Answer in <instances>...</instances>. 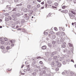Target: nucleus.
<instances>
[{
    "mask_svg": "<svg viewBox=\"0 0 76 76\" xmlns=\"http://www.w3.org/2000/svg\"><path fill=\"white\" fill-rule=\"evenodd\" d=\"M28 11V9L26 8H24L23 10V12L24 13H26Z\"/></svg>",
    "mask_w": 76,
    "mask_h": 76,
    "instance_id": "22",
    "label": "nucleus"
},
{
    "mask_svg": "<svg viewBox=\"0 0 76 76\" xmlns=\"http://www.w3.org/2000/svg\"><path fill=\"white\" fill-rule=\"evenodd\" d=\"M12 26L13 28H16V26H15V24H12Z\"/></svg>",
    "mask_w": 76,
    "mask_h": 76,
    "instance_id": "49",
    "label": "nucleus"
},
{
    "mask_svg": "<svg viewBox=\"0 0 76 76\" xmlns=\"http://www.w3.org/2000/svg\"><path fill=\"white\" fill-rule=\"evenodd\" d=\"M51 15V13H50L47 16V17H48V18H49V17H50Z\"/></svg>",
    "mask_w": 76,
    "mask_h": 76,
    "instance_id": "45",
    "label": "nucleus"
},
{
    "mask_svg": "<svg viewBox=\"0 0 76 76\" xmlns=\"http://www.w3.org/2000/svg\"><path fill=\"white\" fill-rule=\"evenodd\" d=\"M17 24L18 26H16V28H18L19 27H21V26L22 25L20 23V21H17Z\"/></svg>",
    "mask_w": 76,
    "mask_h": 76,
    "instance_id": "3",
    "label": "nucleus"
},
{
    "mask_svg": "<svg viewBox=\"0 0 76 76\" xmlns=\"http://www.w3.org/2000/svg\"><path fill=\"white\" fill-rule=\"evenodd\" d=\"M3 40V39H2V38H0V42H1V41H2Z\"/></svg>",
    "mask_w": 76,
    "mask_h": 76,
    "instance_id": "62",
    "label": "nucleus"
},
{
    "mask_svg": "<svg viewBox=\"0 0 76 76\" xmlns=\"http://www.w3.org/2000/svg\"><path fill=\"white\" fill-rule=\"evenodd\" d=\"M46 73V71L45 70H44L42 71L41 72L39 73V76H42L44 75Z\"/></svg>",
    "mask_w": 76,
    "mask_h": 76,
    "instance_id": "6",
    "label": "nucleus"
},
{
    "mask_svg": "<svg viewBox=\"0 0 76 76\" xmlns=\"http://www.w3.org/2000/svg\"><path fill=\"white\" fill-rule=\"evenodd\" d=\"M30 66V65H28L27 66V69H29V73H30L31 72V68H30V67H29Z\"/></svg>",
    "mask_w": 76,
    "mask_h": 76,
    "instance_id": "16",
    "label": "nucleus"
},
{
    "mask_svg": "<svg viewBox=\"0 0 76 76\" xmlns=\"http://www.w3.org/2000/svg\"><path fill=\"white\" fill-rule=\"evenodd\" d=\"M1 48L2 50H4V49H5V47L4 46H2L1 47Z\"/></svg>",
    "mask_w": 76,
    "mask_h": 76,
    "instance_id": "34",
    "label": "nucleus"
},
{
    "mask_svg": "<svg viewBox=\"0 0 76 76\" xmlns=\"http://www.w3.org/2000/svg\"><path fill=\"white\" fill-rule=\"evenodd\" d=\"M68 72V71H67V70H64V72L62 73V75H66V76H68V73H67Z\"/></svg>",
    "mask_w": 76,
    "mask_h": 76,
    "instance_id": "5",
    "label": "nucleus"
},
{
    "mask_svg": "<svg viewBox=\"0 0 76 76\" xmlns=\"http://www.w3.org/2000/svg\"><path fill=\"white\" fill-rule=\"evenodd\" d=\"M0 42L1 44H2L3 45V44H4V43H5V42H4V41L3 40H2L1 41V42Z\"/></svg>",
    "mask_w": 76,
    "mask_h": 76,
    "instance_id": "27",
    "label": "nucleus"
},
{
    "mask_svg": "<svg viewBox=\"0 0 76 76\" xmlns=\"http://www.w3.org/2000/svg\"><path fill=\"white\" fill-rule=\"evenodd\" d=\"M44 35H48V32H45L44 33Z\"/></svg>",
    "mask_w": 76,
    "mask_h": 76,
    "instance_id": "51",
    "label": "nucleus"
},
{
    "mask_svg": "<svg viewBox=\"0 0 76 76\" xmlns=\"http://www.w3.org/2000/svg\"><path fill=\"white\" fill-rule=\"evenodd\" d=\"M10 48H10V47L9 46H7V47H6V50H9Z\"/></svg>",
    "mask_w": 76,
    "mask_h": 76,
    "instance_id": "26",
    "label": "nucleus"
},
{
    "mask_svg": "<svg viewBox=\"0 0 76 76\" xmlns=\"http://www.w3.org/2000/svg\"><path fill=\"white\" fill-rule=\"evenodd\" d=\"M42 69L44 70H46L47 72H48V69L47 67L44 66Z\"/></svg>",
    "mask_w": 76,
    "mask_h": 76,
    "instance_id": "19",
    "label": "nucleus"
},
{
    "mask_svg": "<svg viewBox=\"0 0 76 76\" xmlns=\"http://www.w3.org/2000/svg\"><path fill=\"white\" fill-rule=\"evenodd\" d=\"M61 36H64V35H65V34L63 32H61Z\"/></svg>",
    "mask_w": 76,
    "mask_h": 76,
    "instance_id": "35",
    "label": "nucleus"
},
{
    "mask_svg": "<svg viewBox=\"0 0 76 76\" xmlns=\"http://www.w3.org/2000/svg\"><path fill=\"white\" fill-rule=\"evenodd\" d=\"M52 59L53 58H50L48 59V61H51L52 60Z\"/></svg>",
    "mask_w": 76,
    "mask_h": 76,
    "instance_id": "41",
    "label": "nucleus"
},
{
    "mask_svg": "<svg viewBox=\"0 0 76 76\" xmlns=\"http://www.w3.org/2000/svg\"><path fill=\"white\" fill-rule=\"evenodd\" d=\"M63 45H66V42H64V43H62Z\"/></svg>",
    "mask_w": 76,
    "mask_h": 76,
    "instance_id": "63",
    "label": "nucleus"
},
{
    "mask_svg": "<svg viewBox=\"0 0 76 76\" xmlns=\"http://www.w3.org/2000/svg\"><path fill=\"white\" fill-rule=\"evenodd\" d=\"M57 46V44H55L54 45H53V47H54V48H56Z\"/></svg>",
    "mask_w": 76,
    "mask_h": 76,
    "instance_id": "31",
    "label": "nucleus"
},
{
    "mask_svg": "<svg viewBox=\"0 0 76 76\" xmlns=\"http://www.w3.org/2000/svg\"><path fill=\"white\" fill-rule=\"evenodd\" d=\"M60 59H61L60 60V61H62V60H63L64 59V58L63 57L61 58Z\"/></svg>",
    "mask_w": 76,
    "mask_h": 76,
    "instance_id": "55",
    "label": "nucleus"
},
{
    "mask_svg": "<svg viewBox=\"0 0 76 76\" xmlns=\"http://www.w3.org/2000/svg\"><path fill=\"white\" fill-rule=\"evenodd\" d=\"M23 30V31H25L26 32V30L25 29H22V28H19L17 29V31H22Z\"/></svg>",
    "mask_w": 76,
    "mask_h": 76,
    "instance_id": "15",
    "label": "nucleus"
},
{
    "mask_svg": "<svg viewBox=\"0 0 76 76\" xmlns=\"http://www.w3.org/2000/svg\"><path fill=\"white\" fill-rule=\"evenodd\" d=\"M51 65L52 67H53L52 68V69L55 70L56 71H58L59 70V68L58 67V66H57V65L54 62L52 63L51 64Z\"/></svg>",
    "mask_w": 76,
    "mask_h": 76,
    "instance_id": "1",
    "label": "nucleus"
},
{
    "mask_svg": "<svg viewBox=\"0 0 76 76\" xmlns=\"http://www.w3.org/2000/svg\"><path fill=\"white\" fill-rule=\"evenodd\" d=\"M57 66L58 67H60L61 66V64L60 63H58L57 64Z\"/></svg>",
    "mask_w": 76,
    "mask_h": 76,
    "instance_id": "20",
    "label": "nucleus"
},
{
    "mask_svg": "<svg viewBox=\"0 0 76 76\" xmlns=\"http://www.w3.org/2000/svg\"><path fill=\"white\" fill-rule=\"evenodd\" d=\"M14 45H15L14 44L12 43V44L11 45V46H12V47H13Z\"/></svg>",
    "mask_w": 76,
    "mask_h": 76,
    "instance_id": "61",
    "label": "nucleus"
},
{
    "mask_svg": "<svg viewBox=\"0 0 76 76\" xmlns=\"http://www.w3.org/2000/svg\"><path fill=\"white\" fill-rule=\"evenodd\" d=\"M54 5L56 6H57L58 5V3L57 2H55L54 3Z\"/></svg>",
    "mask_w": 76,
    "mask_h": 76,
    "instance_id": "36",
    "label": "nucleus"
},
{
    "mask_svg": "<svg viewBox=\"0 0 76 76\" xmlns=\"http://www.w3.org/2000/svg\"><path fill=\"white\" fill-rule=\"evenodd\" d=\"M37 63L35 62V61H34L32 62V66H33V67H35V66H36V64Z\"/></svg>",
    "mask_w": 76,
    "mask_h": 76,
    "instance_id": "10",
    "label": "nucleus"
},
{
    "mask_svg": "<svg viewBox=\"0 0 76 76\" xmlns=\"http://www.w3.org/2000/svg\"><path fill=\"white\" fill-rule=\"evenodd\" d=\"M48 45L49 47L51 48L52 47V44L51 43H48Z\"/></svg>",
    "mask_w": 76,
    "mask_h": 76,
    "instance_id": "29",
    "label": "nucleus"
},
{
    "mask_svg": "<svg viewBox=\"0 0 76 76\" xmlns=\"http://www.w3.org/2000/svg\"><path fill=\"white\" fill-rule=\"evenodd\" d=\"M57 54V52L56 51H54L52 52V53L51 54V57H53V59L54 60H56V59H57V56H55Z\"/></svg>",
    "mask_w": 76,
    "mask_h": 76,
    "instance_id": "2",
    "label": "nucleus"
},
{
    "mask_svg": "<svg viewBox=\"0 0 76 76\" xmlns=\"http://www.w3.org/2000/svg\"><path fill=\"white\" fill-rule=\"evenodd\" d=\"M59 33H61V31H59V32H57L56 33V35H59Z\"/></svg>",
    "mask_w": 76,
    "mask_h": 76,
    "instance_id": "42",
    "label": "nucleus"
},
{
    "mask_svg": "<svg viewBox=\"0 0 76 76\" xmlns=\"http://www.w3.org/2000/svg\"><path fill=\"white\" fill-rule=\"evenodd\" d=\"M47 76H51V74H49L47 75Z\"/></svg>",
    "mask_w": 76,
    "mask_h": 76,
    "instance_id": "60",
    "label": "nucleus"
},
{
    "mask_svg": "<svg viewBox=\"0 0 76 76\" xmlns=\"http://www.w3.org/2000/svg\"><path fill=\"white\" fill-rule=\"evenodd\" d=\"M12 20H14V21H16V20H17V18H16V17L14 18H13L12 19Z\"/></svg>",
    "mask_w": 76,
    "mask_h": 76,
    "instance_id": "37",
    "label": "nucleus"
},
{
    "mask_svg": "<svg viewBox=\"0 0 76 76\" xmlns=\"http://www.w3.org/2000/svg\"><path fill=\"white\" fill-rule=\"evenodd\" d=\"M39 64H42L43 63L42 62V61H39Z\"/></svg>",
    "mask_w": 76,
    "mask_h": 76,
    "instance_id": "53",
    "label": "nucleus"
},
{
    "mask_svg": "<svg viewBox=\"0 0 76 76\" xmlns=\"http://www.w3.org/2000/svg\"><path fill=\"white\" fill-rule=\"evenodd\" d=\"M71 13H72V14H73V15H76V13H75V12L73 10H71Z\"/></svg>",
    "mask_w": 76,
    "mask_h": 76,
    "instance_id": "33",
    "label": "nucleus"
},
{
    "mask_svg": "<svg viewBox=\"0 0 76 76\" xmlns=\"http://www.w3.org/2000/svg\"><path fill=\"white\" fill-rule=\"evenodd\" d=\"M61 47H62V48H65L66 47V45L62 44L61 45Z\"/></svg>",
    "mask_w": 76,
    "mask_h": 76,
    "instance_id": "43",
    "label": "nucleus"
},
{
    "mask_svg": "<svg viewBox=\"0 0 76 76\" xmlns=\"http://www.w3.org/2000/svg\"><path fill=\"white\" fill-rule=\"evenodd\" d=\"M28 11L29 13V14H28L29 16H32V13H33V12H34V10L31 9L28 10Z\"/></svg>",
    "mask_w": 76,
    "mask_h": 76,
    "instance_id": "4",
    "label": "nucleus"
},
{
    "mask_svg": "<svg viewBox=\"0 0 76 76\" xmlns=\"http://www.w3.org/2000/svg\"><path fill=\"white\" fill-rule=\"evenodd\" d=\"M66 6L64 5L62 7V9H65V8H66Z\"/></svg>",
    "mask_w": 76,
    "mask_h": 76,
    "instance_id": "50",
    "label": "nucleus"
},
{
    "mask_svg": "<svg viewBox=\"0 0 76 76\" xmlns=\"http://www.w3.org/2000/svg\"><path fill=\"white\" fill-rule=\"evenodd\" d=\"M63 52L66 53H67V50L66 49H65L64 50H63Z\"/></svg>",
    "mask_w": 76,
    "mask_h": 76,
    "instance_id": "25",
    "label": "nucleus"
},
{
    "mask_svg": "<svg viewBox=\"0 0 76 76\" xmlns=\"http://www.w3.org/2000/svg\"><path fill=\"white\" fill-rule=\"evenodd\" d=\"M8 19H9L10 20H12V17H8Z\"/></svg>",
    "mask_w": 76,
    "mask_h": 76,
    "instance_id": "59",
    "label": "nucleus"
},
{
    "mask_svg": "<svg viewBox=\"0 0 76 76\" xmlns=\"http://www.w3.org/2000/svg\"><path fill=\"white\" fill-rule=\"evenodd\" d=\"M40 7V5L39 4H38L37 5V8H39Z\"/></svg>",
    "mask_w": 76,
    "mask_h": 76,
    "instance_id": "52",
    "label": "nucleus"
},
{
    "mask_svg": "<svg viewBox=\"0 0 76 76\" xmlns=\"http://www.w3.org/2000/svg\"><path fill=\"white\" fill-rule=\"evenodd\" d=\"M50 34H54V32H53V31H50Z\"/></svg>",
    "mask_w": 76,
    "mask_h": 76,
    "instance_id": "39",
    "label": "nucleus"
},
{
    "mask_svg": "<svg viewBox=\"0 0 76 76\" xmlns=\"http://www.w3.org/2000/svg\"><path fill=\"white\" fill-rule=\"evenodd\" d=\"M37 8L36 7H34V11H36L35 10H37Z\"/></svg>",
    "mask_w": 76,
    "mask_h": 76,
    "instance_id": "48",
    "label": "nucleus"
},
{
    "mask_svg": "<svg viewBox=\"0 0 76 76\" xmlns=\"http://www.w3.org/2000/svg\"><path fill=\"white\" fill-rule=\"evenodd\" d=\"M54 29L55 30V31H57V28L56 27H54Z\"/></svg>",
    "mask_w": 76,
    "mask_h": 76,
    "instance_id": "58",
    "label": "nucleus"
},
{
    "mask_svg": "<svg viewBox=\"0 0 76 76\" xmlns=\"http://www.w3.org/2000/svg\"><path fill=\"white\" fill-rule=\"evenodd\" d=\"M23 4V2H22L20 3V6H22Z\"/></svg>",
    "mask_w": 76,
    "mask_h": 76,
    "instance_id": "54",
    "label": "nucleus"
},
{
    "mask_svg": "<svg viewBox=\"0 0 76 76\" xmlns=\"http://www.w3.org/2000/svg\"><path fill=\"white\" fill-rule=\"evenodd\" d=\"M62 64H66L65 61H63L62 62Z\"/></svg>",
    "mask_w": 76,
    "mask_h": 76,
    "instance_id": "56",
    "label": "nucleus"
},
{
    "mask_svg": "<svg viewBox=\"0 0 76 76\" xmlns=\"http://www.w3.org/2000/svg\"><path fill=\"white\" fill-rule=\"evenodd\" d=\"M16 9H17V7L14 8L11 12V13H13V14H14L15 12H16Z\"/></svg>",
    "mask_w": 76,
    "mask_h": 76,
    "instance_id": "9",
    "label": "nucleus"
},
{
    "mask_svg": "<svg viewBox=\"0 0 76 76\" xmlns=\"http://www.w3.org/2000/svg\"><path fill=\"white\" fill-rule=\"evenodd\" d=\"M47 3L48 4H51L52 3V1L51 0H48L47 1Z\"/></svg>",
    "mask_w": 76,
    "mask_h": 76,
    "instance_id": "24",
    "label": "nucleus"
},
{
    "mask_svg": "<svg viewBox=\"0 0 76 76\" xmlns=\"http://www.w3.org/2000/svg\"><path fill=\"white\" fill-rule=\"evenodd\" d=\"M69 73H70V74H71V75H73V72H72V71H69Z\"/></svg>",
    "mask_w": 76,
    "mask_h": 76,
    "instance_id": "47",
    "label": "nucleus"
},
{
    "mask_svg": "<svg viewBox=\"0 0 76 76\" xmlns=\"http://www.w3.org/2000/svg\"><path fill=\"white\" fill-rule=\"evenodd\" d=\"M37 1H38V2H39V3H40V2L41 1L40 0H37Z\"/></svg>",
    "mask_w": 76,
    "mask_h": 76,
    "instance_id": "64",
    "label": "nucleus"
},
{
    "mask_svg": "<svg viewBox=\"0 0 76 76\" xmlns=\"http://www.w3.org/2000/svg\"><path fill=\"white\" fill-rule=\"evenodd\" d=\"M34 72H33L32 74L33 75V76H36L37 75V73L36 72H38V71L37 69H34Z\"/></svg>",
    "mask_w": 76,
    "mask_h": 76,
    "instance_id": "7",
    "label": "nucleus"
},
{
    "mask_svg": "<svg viewBox=\"0 0 76 76\" xmlns=\"http://www.w3.org/2000/svg\"><path fill=\"white\" fill-rule=\"evenodd\" d=\"M30 17H29V16H26L25 17V20H26L27 21H28L29 20V19H30Z\"/></svg>",
    "mask_w": 76,
    "mask_h": 76,
    "instance_id": "14",
    "label": "nucleus"
},
{
    "mask_svg": "<svg viewBox=\"0 0 76 76\" xmlns=\"http://www.w3.org/2000/svg\"><path fill=\"white\" fill-rule=\"evenodd\" d=\"M21 16V14H20L19 13H17L15 14V16L16 17H19Z\"/></svg>",
    "mask_w": 76,
    "mask_h": 76,
    "instance_id": "17",
    "label": "nucleus"
},
{
    "mask_svg": "<svg viewBox=\"0 0 76 76\" xmlns=\"http://www.w3.org/2000/svg\"><path fill=\"white\" fill-rule=\"evenodd\" d=\"M9 6H10L9 5H7L6 7V8H8V7H9V10H12V9H11V7H10Z\"/></svg>",
    "mask_w": 76,
    "mask_h": 76,
    "instance_id": "28",
    "label": "nucleus"
},
{
    "mask_svg": "<svg viewBox=\"0 0 76 76\" xmlns=\"http://www.w3.org/2000/svg\"><path fill=\"white\" fill-rule=\"evenodd\" d=\"M42 50H45L47 49V46L46 45L43 46L42 47Z\"/></svg>",
    "mask_w": 76,
    "mask_h": 76,
    "instance_id": "18",
    "label": "nucleus"
},
{
    "mask_svg": "<svg viewBox=\"0 0 76 76\" xmlns=\"http://www.w3.org/2000/svg\"><path fill=\"white\" fill-rule=\"evenodd\" d=\"M14 1L15 3H18V2H19V0H14Z\"/></svg>",
    "mask_w": 76,
    "mask_h": 76,
    "instance_id": "40",
    "label": "nucleus"
},
{
    "mask_svg": "<svg viewBox=\"0 0 76 76\" xmlns=\"http://www.w3.org/2000/svg\"><path fill=\"white\" fill-rule=\"evenodd\" d=\"M4 41H7L8 40V39H7V38H4Z\"/></svg>",
    "mask_w": 76,
    "mask_h": 76,
    "instance_id": "46",
    "label": "nucleus"
},
{
    "mask_svg": "<svg viewBox=\"0 0 76 76\" xmlns=\"http://www.w3.org/2000/svg\"><path fill=\"white\" fill-rule=\"evenodd\" d=\"M12 18H16V15H12Z\"/></svg>",
    "mask_w": 76,
    "mask_h": 76,
    "instance_id": "38",
    "label": "nucleus"
},
{
    "mask_svg": "<svg viewBox=\"0 0 76 76\" xmlns=\"http://www.w3.org/2000/svg\"><path fill=\"white\" fill-rule=\"evenodd\" d=\"M52 44L53 45H54V44H56V41H53L52 42Z\"/></svg>",
    "mask_w": 76,
    "mask_h": 76,
    "instance_id": "30",
    "label": "nucleus"
},
{
    "mask_svg": "<svg viewBox=\"0 0 76 76\" xmlns=\"http://www.w3.org/2000/svg\"><path fill=\"white\" fill-rule=\"evenodd\" d=\"M37 59H39V58H41V59H43V57H41V56H38L36 58Z\"/></svg>",
    "mask_w": 76,
    "mask_h": 76,
    "instance_id": "32",
    "label": "nucleus"
},
{
    "mask_svg": "<svg viewBox=\"0 0 76 76\" xmlns=\"http://www.w3.org/2000/svg\"><path fill=\"white\" fill-rule=\"evenodd\" d=\"M55 61L54 62H52V63H54L55 64H57V63H58V59H55Z\"/></svg>",
    "mask_w": 76,
    "mask_h": 76,
    "instance_id": "13",
    "label": "nucleus"
},
{
    "mask_svg": "<svg viewBox=\"0 0 76 76\" xmlns=\"http://www.w3.org/2000/svg\"><path fill=\"white\" fill-rule=\"evenodd\" d=\"M25 19H22L21 20L20 22L22 24V25H23V24L25 23Z\"/></svg>",
    "mask_w": 76,
    "mask_h": 76,
    "instance_id": "11",
    "label": "nucleus"
},
{
    "mask_svg": "<svg viewBox=\"0 0 76 76\" xmlns=\"http://www.w3.org/2000/svg\"><path fill=\"white\" fill-rule=\"evenodd\" d=\"M29 69H25L23 70V71L24 72H29Z\"/></svg>",
    "mask_w": 76,
    "mask_h": 76,
    "instance_id": "21",
    "label": "nucleus"
},
{
    "mask_svg": "<svg viewBox=\"0 0 76 76\" xmlns=\"http://www.w3.org/2000/svg\"><path fill=\"white\" fill-rule=\"evenodd\" d=\"M69 47H72V46H73V45L70 44V43H69Z\"/></svg>",
    "mask_w": 76,
    "mask_h": 76,
    "instance_id": "57",
    "label": "nucleus"
},
{
    "mask_svg": "<svg viewBox=\"0 0 76 76\" xmlns=\"http://www.w3.org/2000/svg\"><path fill=\"white\" fill-rule=\"evenodd\" d=\"M69 16L70 19H73L75 18V15H74L72 13H69Z\"/></svg>",
    "mask_w": 76,
    "mask_h": 76,
    "instance_id": "8",
    "label": "nucleus"
},
{
    "mask_svg": "<svg viewBox=\"0 0 76 76\" xmlns=\"http://www.w3.org/2000/svg\"><path fill=\"white\" fill-rule=\"evenodd\" d=\"M27 7L28 9H31L32 7V6L31 5H27Z\"/></svg>",
    "mask_w": 76,
    "mask_h": 76,
    "instance_id": "23",
    "label": "nucleus"
},
{
    "mask_svg": "<svg viewBox=\"0 0 76 76\" xmlns=\"http://www.w3.org/2000/svg\"><path fill=\"white\" fill-rule=\"evenodd\" d=\"M5 21H9V19L7 18H5Z\"/></svg>",
    "mask_w": 76,
    "mask_h": 76,
    "instance_id": "44",
    "label": "nucleus"
},
{
    "mask_svg": "<svg viewBox=\"0 0 76 76\" xmlns=\"http://www.w3.org/2000/svg\"><path fill=\"white\" fill-rule=\"evenodd\" d=\"M56 42L58 44H61V43H63V42L60 40H56Z\"/></svg>",
    "mask_w": 76,
    "mask_h": 76,
    "instance_id": "12",
    "label": "nucleus"
}]
</instances>
